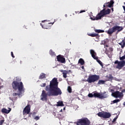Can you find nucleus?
<instances>
[{"instance_id": "f8f14e48", "label": "nucleus", "mask_w": 125, "mask_h": 125, "mask_svg": "<svg viewBox=\"0 0 125 125\" xmlns=\"http://www.w3.org/2000/svg\"><path fill=\"white\" fill-rule=\"evenodd\" d=\"M53 24H54V22L48 23L46 25H42V28H43V29H51V26Z\"/></svg>"}, {"instance_id": "f3484780", "label": "nucleus", "mask_w": 125, "mask_h": 125, "mask_svg": "<svg viewBox=\"0 0 125 125\" xmlns=\"http://www.w3.org/2000/svg\"><path fill=\"white\" fill-rule=\"evenodd\" d=\"M56 106L57 107H59V106L63 107V106H64V104H63V102H62V101H59L57 103Z\"/></svg>"}, {"instance_id": "2f4dec72", "label": "nucleus", "mask_w": 125, "mask_h": 125, "mask_svg": "<svg viewBox=\"0 0 125 125\" xmlns=\"http://www.w3.org/2000/svg\"><path fill=\"white\" fill-rule=\"evenodd\" d=\"M106 6L107 7H109V2H107V3H105L104 4V8H105V7H106Z\"/></svg>"}, {"instance_id": "a878e982", "label": "nucleus", "mask_w": 125, "mask_h": 125, "mask_svg": "<svg viewBox=\"0 0 125 125\" xmlns=\"http://www.w3.org/2000/svg\"><path fill=\"white\" fill-rule=\"evenodd\" d=\"M49 54L51 56H55V52H53L52 50H50Z\"/></svg>"}, {"instance_id": "6ab92c4d", "label": "nucleus", "mask_w": 125, "mask_h": 125, "mask_svg": "<svg viewBox=\"0 0 125 125\" xmlns=\"http://www.w3.org/2000/svg\"><path fill=\"white\" fill-rule=\"evenodd\" d=\"M75 124H76L77 125H83V118L79 119Z\"/></svg>"}, {"instance_id": "f03ea898", "label": "nucleus", "mask_w": 125, "mask_h": 125, "mask_svg": "<svg viewBox=\"0 0 125 125\" xmlns=\"http://www.w3.org/2000/svg\"><path fill=\"white\" fill-rule=\"evenodd\" d=\"M12 86L15 90H18L19 92L13 93V96H20L22 93L25 92V88L22 82H19L17 81H14L12 83Z\"/></svg>"}, {"instance_id": "5701e85b", "label": "nucleus", "mask_w": 125, "mask_h": 125, "mask_svg": "<svg viewBox=\"0 0 125 125\" xmlns=\"http://www.w3.org/2000/svg\"><path fill=\"white\" fill-rule=\"evenodd\" d=\"M107 33L108 35H112L113 33H114V31L113 30V28H110L107 31Z\"/></svg>"}, {"instance_id": "1a4fd4ad", "label": "nucleus", "mask_w": 125, "mask_h": 125, "mask_svg": "<svg viewBox=\"0 0 125 125\" xmlns=\"http://www.w3.org/2000/svg\"><path fill=\"white\" fill-rule=\"evenodd\" d=\"M57 61H58V62H60V63H66V60L65 59V58L63 57L61 55L57 56Z\"/></svg>"}, {"instance_id": "79ce46f5", "label": "nucleus", "mask_w": 125, "mask_h": 125, "mask_svg": "<svg viewBox=\"0 0 125 125\" xmlns=\"http://www.w3.org/2000/svg\"><path fill=\"white\" fill-rule=\"evenodd\" d=\"M81 68H82V69H84V66H82L81 67Z\"/></svg>"}, {"instance_id": "de8ad7c7", "label": "nucleus", "mask_w": 125, "mask_h": 125, "mask_svg": "<svg viewBox=\"0 0 125 125\" xmlns=\"http://www.w3.org/2000/svg\"><path fill=\"white\" fill-rule=\"evenodd\" d=\"M44 21H42V22H44Z\"/></svg>"}, {"instance_id": "a19ab883", "label": "nucleus", "mask_w": 125, "mask_h": 125, "mask_svg": "<svg viewBox=\"0 0 125 125\" xmlns=\"http://www.w3.org/2000/svg\"><path fill=\"white\" fill-rule=\"evenodd\" d=\"M114 91H115L114 89H110V92H112V93H114Z\"/></svg>"}, {"instance_id": "a18cd8bd", "label": "nucleus", "mask_w": 125, "mask_h": 125, "mask_svg": "<svg viewBox=\"0 0 125 125\" xmlns=\"http://www.w3.org/2000/svg\"><path fill=\"white\" fill-rule=\"evenodd\" d=\"M111 10H112V12L114 11V8H112L111 9Z\"/></svg>"}, {"instance_id": "6e6552de", "label": "nucleus", "mask_w": 125, "mask_h": 125, "mask_svg": "<svg viewBox=\"0 0 125 125\" xmlns=\"http://www.w3.org/2000/svg\"><path fill=\"white\" fill-rule=\"evenodd\" d=\"M30 112H31V105L28 104L23 110V115H28L30 114Z\"/></svg>"}, {"instance_id": "4be33fe9", "label": "nucleus", "mask_w": 125, "mask_h": 125, "mask_svg": "<svg viewBox=\"0 0 125 125\" xmlns=\"http://www.w3.org/2000/svg\"><path fill=\"white\" fill-rule=\"evenodd\" d=\"M114 2L113 0H110V2H108V7H113Z\"/></svg>"}, {"instance_id": "ddd939ff", "label": "nucleus", "mask_w": 125, "mask_h": 125, "mask_svg": "<svg viewBox=\"0 0 125 125\" xmlns=\"http://www.w3.org/2000/svg\"><path fill=\"white\" fill-rule=\"evenodd\" d=\"M83 125H90V121L87 118H82Z\"/></svg>"}, {"instance_id": "f704fd0d", "label": "nucleus", "mask_w": 125, "mask_h": 125, "mask_svg": "<svg viewBox=\"0 0 125 125\" xmlns=\"http://www.w3.org/2000/svg\"><path fill=\"white\" fill-rule=\"evenodd\" d=\"M46 85V83H44L41 84L40 86H41V87H45Z\"/></svg>"}, {"instance_id": "3c124183", "label": "nucleus", "mask_w": 125, "mask_h": 125, "mask_svg": "<svg viewBox=\"0 0 125 125\" xmlns=\"http://www.w3.org/2000/svg\"><path fill=\"white\" fill-rule=\"evenodd\" d=\"M63 110H65V108H63Z\"/></svg>"}, {"instance_id": "8fccbe9b", "label": "nucleus", "mask_w": 125, "mask_h": 125, "mask_svg": "<svg viewBox=\"0 0 125 125\" xmlns=\"http://www.w3.org/2000/svg\"><path fill=\"white\" fill-rule=\"evenodd\" d=\"M60 112H62V109L61 110Z\"/></svg>"}, {"instance_id": "393cba45", "label": "nucleus", "mask_w": 125, "mask_h": 125, "mask_svg": "<svg viewBox=\"0 0 125 125\" xmlns=\"http://www.w3.org/2000/svg\"><path fill=\"white\" fill-rule=\"evenodd\" d=\"M96 33H104V30L101 29H95Z\"/></svg>"}, {"instance_id": "f257e3e1", "label": "nucleus", "mask_w": 125, "mask_h": 125, "mask_svg": "<svg viewBox=\"0 0 125 125\" xmlns=\"http://www.w3.org/2000/svg\"><path fill=\"white\" fill-rule=\"evenodd\" d=\"M59 83L57 81V78H53L50 82L49 85L46 86L45 90L48 91L46 93L44 90L42 91L41 96V100L47 101V96H58L62 94V91L60 88L58 87Z\"/></svg>"}, {"instance_id": "412c9836", "label": "nucleus", "mask_w": 125, "mask_h": 125, "mask_svg": "<svg viewBox=\"0 0 125 125\" xmlns=\"http://www.w3.org/2000/svg\"><path fill=\"white\" fill-rule=\"evenodd\" d=\"M45 76H46V75H45V74L42 73L41 74V75L39 77V79L40 80H42V79H44V78H45Z\"/></svg>"}, {"instance_id": "58836bf2", "label": "nucleus", "mask_w": 125, "mask_h": 125, "mask_svg": "<svg viewBox=\"0 0 125 125\" xmlns=\"http://www.w3.org/2000/svg\"><path fill=\"white\" fill-rule=\"evenodd\" d=\"M11 56L13 57V58H15V56H14V55L13 54V52H11Z\"/></svg>"}, {"instance_id": "c9c22d12", "label": "nucleus", "mask_w": 125, "mask_h": 125, "mask_svg": "<svg viewBox=\"0 0 125 125\" xmlns=\"http://www.w3.org/2000/svg\"><path fill=\"white\" fill-rule=\"evenodd\" d=\"M4 123V120H0V125H2Z\"/></svg>"}, {"instance_id": "b1692460", "label": "nucleus", "mask_w": 125, "mask_h": 125, "mask_svg": "<svg viewBox=\"0 0 125 125\" xmlns=\"http://www.w3.org/2000/svg\"><path fill=\"white\" fill-rule=\"evenodd\" d=\"M105 83V81L104 80H99L97 83V84H104Z\"/></svg>"}, {"instance_id": "ea45409f", "label": "nucleus", "mask_w": 125, "mask_h": 125, "mask_svg": "<svg viewBox=\"0 0 125 125\" xmlns=\"http://www.w3.org/2000/svg\"><path fill=\"white\" fill-rule=\"evenodd\" d=\"M108 79L111 80V79H113V76L111 75H110L108 77Z\"/></svg>"}, {"instance_id": "2eb2a0df", "label": "nucleus", "mask_w": 125, "mask_h": 125, "mask_svg": "<svg viewBox=\"0 0 125 125\" xmlns=\"http://www.w3.org/2000/svg\"><path fill=\"white\" fill-rule=\"evenodd\" d=\"M60 72H61V73H62L63 77V78H64V79H66V78H67V74L69 73V71L67 70H60Z\"/></svg>"}, {"instance_id": "423d86ee", "label": "nucleus", "mask_w": 125, "mask_h": 125, "mask_svg": "<svg viewBox=\"0 0 125 125\" xmlns=\"http://www.w3.org/2000/svg\"><path fill=\"white\" fill-rule=\"evenodd\" d=\"M114 64H117L116 66V69L121 70L123 68V67H125V61H119L116 60L115 61Z\"/></svg>"}, {"instance_id": "7c9ffc66", "label": "nucleus", "mask_w": 125, "mask_h": 125, "mask_svg": "<svg viewBox=\"0 0 125 125\" xmlns=\"http://www.w3.org/2000/svg\"><path fill=\"white\" fill-rule=\"evenodd\" d=\"M83 12H85V10H81L80 11H76L75 13H76V14H77V13H78V14H80V13H83Z\"/></svg>"}, {"instance_id": "a211bd4d", "label": "nucleus", "mask_w": 125, "mask_h": 125, "mask_svg": "<svg viewBox=\"0 0 125 125\" xmlns=\"http://www.w3.org/2000/svg\"><path fill=\"white\" fill-rule=\"evenodd\" d=\"M10 112V110H7L6 108H2L1 109V112L2 113H4L5 114H8Z\"/></svg>"}, {"instance_id": "7ed1b4c3", "label": "nucleus", "mask_w": 125, "mask_h": 125, "mask_svg": "<svg viewBox=\"0 0 125 125\" xmlns=\"http://www.w3.org/2000/svg\"><path fill=\"white\" fill-rule=\"evenodd\" d=\"M110 13H111V10L110 9L106 10L105 8H104L97 15L96 17H91L90 19L93 20V21H95V20H100L102 17H104L105 15H108V14H110Z\"/></svg>"}, {"instance_id": "72a5a7b5", "label": "nucleus", "mask_w": 125, "mask_h": 125, "mask_svg": "<svg viewBox=\"0 0 125 125\" xmlns=\"http://www.w3.org/2000/svg\"><path fill=\"white\" fill-rule=\"evenodd\" d=\"M88 97H90V98L94 97V96H93V94H92V93H89L88 95Z\"/></svg>"}, {"instance_id": "aec40b11", "label": "nucleus", "mask_w": 125, "mask_h": 125, "mask_svg": "<svg viewBox=\"0 0 125 125\" xmlns=\"http://www.w3.org/2000/svg\"><path fill=\"white\" fill-rule=\"evenodd\" d=\"M78 63L79 64H81V65H84V61L83 60V59L81 58L79 60Z\"/></svg>"}, {"instance_id": "4468645a", "label": "nucleus", "mask_w": 125, "mask_h": 125, "mask_svg": "<svg viewBox=\"0 0 125 125\" xmlns=\"http://www.w3.org/2000/svg\"><path fill=\"white\" fill-rule=\"evenodd\" d=\"M90 52L92 57H93L94 59H98V57L96 56V53L94 51V50H90Z\"/></svg>"}, {"instance_id": "0eeeda50", "label": "nucleus", "mask_w": 125, "mask_h": 125, "mask_svg": "<svg viewBox=\"0 0 125 125\" xmlns=\"http://www.w3.org/2000/svg\"><path fill=\"white\" fill-rule=\"evenodd\" d=\"M112 95L115 98H121V97H123V96H124L123 93L120 92L119 91L112 93Z\"/></svg>"}, {"instance_id": "e433bc0d", "label": "nucleus", "mask_w": 125, "mask_h": 125, "mask_svg": "<svg viewBox=\"0 0 125 125\" xmlns=\"http://www.w3.org/2000/svg\"><path fill=\"white\" fill-rule=\"evenodd\" d=\"M34 120H36V121H38V120H40V117H39V116H36V117L34 118Z\"/></svg>"}, {"instance_id": "9d476101", "label": "nucleus", "mask_w": 125, "mask_h": 125, "mask_svg": "<svg viewBox=\"0 0 125 125\" xmlns=\"http://www.w3.org/2000/svg\"><path fill=\"white\" fill-rule=\"evenodd\" d=\"M93 96L95 98H99L100 99H103V98H106L103 94H101L100 93L96 92L93 93Z\"/></svg>"}, {"instance_id": "c03bdc74", "label": "nucleus", "mask_w": 125, "mask_h": 125, "mask_svg": "<svg viewBox=\"0 0 125 125\" xmlns=\"http://www.w3.org/2000/svg\"><path fill=\"white\" fill-rule=\"evenodd\" d=\"M105 46H106V47H108L109 46H108V45H105Z\"/></svg>"}, {"instance_id": "39448f33", "label": "nucleus", "mask_w": 125, "mask_h": 125, "mask_svg": "<svg viewBox=\"0 0 125 125\" xmlns=\"http://www.w3.org/2000/svg\"><path fill=\"white\" fill-rule=\"evenodd\" d=\"M97 115L98 117L100 118H103V119H109L111 118V113L110 112H99Z\"/></svg>"}, {"instance_id": "37998d69", "label": "nucleus", "mask_w": 125, "mask_h": 125, "mask_svg": "<svg viewBox=\"0 0 125 125\" xmlns=\"http://www.w3.org/2000/svg\"><path fill=\"white\" fill-rule=\"evenodd\" d=\"M123 8H124V10L125 11V6H123Z\"/></svg>"}, {"instance_id": "c85d7f7f", "label": "nucleus", "mask_w": 125, "mask_h": 125, "mask_svg": "<svg viewBox=\"0 0 125 125\" xmlns=\"http://www.w3.org/2000/svg\"><path fill=\"white\" fill-rule=\"evenodd\" d=\"M120 101H121V100H120V99L114 100L112 102V104H115V103H118V102H120Z\"/></svg>"}, {"instance_id": "dca6fc26", "label": "nucleus", "mask_w": 125, "mask_h": 125, "mask_svg": "<svg viewBox=\"0 0 125 125\" xmlns=\"http://www.w3.org/2000/svg\"><path fill=\"white\" fill-rule=\"evenodd\" d=\"M88 36H89V37H92V38H94L95 37H98V38H99L100 36L97 33H92V34H88Z\"/></svg>"}, {"instance_id": "c756f323", "label": "nucleus", "mask_w": 125, "mask_h": 125, "mask_svg": "<svg viewBox=\"0 0 125 125\" xmlns=\"http://www.w3.org/2000/svg\"><path fill=\"white\" fill-rule=\"evenodd\" d=\"M118 116H116L115 117V118L112 121V124H115V123H116V121H117V119H118Z\"/></svg>"}, {"instance_id": "20e7f679", "label": "nucleus", "mask_w": 125, "mask_h": 125, "mask_svg": "<svg viewBox=\"0 0 125 125\" xmlns=\"http://www.w3.org/2000/svg\"><path fill=\"white\" fill-rule=\"evenodd\" d=\"M100 79V76L97 75H91L88 76L86 80H83V82H87L89 83H92L97 82Z\"/></svg>"}, {"instance_id": "cd10ccee", "label": "nucleus", "mask_w": 125, "mask_h": 125, "mask_svg": "<svg viewBox=\"0 0 125 125\" xmlns=\"http://www.w3.org/2000/svg\"><path fill=\"white\" fill-rule=\"evenodd\" d=\"M67 91L69 93H72V87L71 86H68L67 87Z\"/></svg>"}, {"instance_id": "09e8293b", "label": "nucleus", "mask_w": 125, "mask_h": 125, "mask_svg": "<svg viewBox=\"0 0 125 125\" xmlns=\"http://www.w3.org/2000/svg\"><path fill=\"white\" fill-rule=\"evenodd\" d=\"M68 72H71V70H69L68 71Z\"/></svg>"}, {"instance_id": "bb28decb", "label": "nucleus", "mask_w": 125, "mask_h": 125, "mask_svg": "<svg viewBox=\"0 0 125 125\" xmlns=\"http://www.w3.org/2000/svg\"><path fill=\"white\" fill-rule=\"evenodd\" d=\"M95 60H96L98 63H99V64H100L101 66H103V63H102V62H101V61L98 59H98H95Z\"/></svg>"}, {"instance_id": "49530a36", "label": "nucleus", "mask_w": 125, "mask_h": 125, "mask_svg": "<svg viewBox=\"0 0 125 125\" xmlns=\"http://www.w3.org/2000/svg\"><path fill=\"white\" fill-rule=\"evenodd\" d=\"M123 104L125 106V102Z\"/></svg>"}, {"instance_id": "9b49d317", "label": "nucleus", "mask_w": 125, "mask_h": 125, "mask_svg": "<svg viewBox=\"0 0 125 125\" xmlns=\"http://www.w3.org/2000/svg\"><path fill=\"white\" fill-rule=\"evenodd\" d=\"M112 28L114 33H115L116 31H117V33H119L121 32V31H123V29H124L123 27L119 26L118 25L114 26Z\"/></svg>"}, {"instance_id": "4c0bfd02", "label": "nucleus", "mask_w": 125, "mask_h": 125, "mask_svg": "<svg viewBox=\"0 0 125 125\" xmlns=\"http://www.w3.org/2000/svg\"><path fill=\"white\" fill-rule=\"evenodd\" d=\"M106 44V41H103L101 42V44L102 45V44Z\"/></svg>"}, {"instance_id": "473e14b6", "label": "nucleus", "mask_w": 125, "mask_h": 125, "mask_svg": "<svg viewBox=\"0 0 125 125\" xmlns=\"http://www.w3.org/2000/svg\"><path fill=\"white\" fill-rule=\"evenodd\" d=\"M125 55H124L123 56L120 57V60H121L122 61H125Z\"/></svg>"}]
</instances>
